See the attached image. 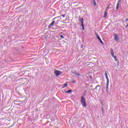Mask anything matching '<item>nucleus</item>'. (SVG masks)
Masks as SVG:
<instances>
[{
  "instance_id": "nucleus-1",
  "label": "nucleus",
  "mask_w": 128,
  "mask_h": 128,
  "mask_svg": "<svg viewBox=\"0 0 128 128\" xmlns=\"http://www.w3.org/2000/svg\"><path fill=\"white\" fill-rule=\"evenodd\" d=\"M86 94H84L81 98V103L82 104V106L86 108V98H84Z\"/></svg>"
},
{
  "instance_id": "nucleus-2",
  "label": "nucleus",
  "mask_w": 128,
  "mask_h": 128,
  "mask_svg": "<svg viewBox=\"0 0 128 128\" xmlns=\"http://www.w3.org/2000/svg\"><path fill=\"white\" fill-rule=\"evenodd\" d=\"M105 76L106 78V80H107V83L106 85V91H108V84H110V80H108V72L106 71L105 72Z\"/></svg>"
},
{
  "instance_id": "nucleus-3",
  "label": "nucleus",
  "mask_w": 128,
  "mask_h": 128,
  "mask_svg": "<svg viewBox=\"0 0 128 128\" xmlns=\"http://www.w3.org/2000/svg\"><path fill=\"white\" fill-rule=\"evenodd\" d=\"M54 74H55L56 76H60V74H62V72L60 70H55L54 71Z\"/></svg>"
},
{
  "instance_id": "nucleus-4",
  "label": "nucleus",
  "mask_w": 128,
  "mask_h": 128,
  "mask_svg": "<svg viewBox=\"0 0 128 128\" xmlns=\"http://www.w3.org/2000/svg\"><path fill=\"white\" fill-rule=\"evenodd\" d=\"M114 40H115L118 41V40H120V38H118V34H114Z\"/></svg>"
},
{
  "instance_id": "nucleus-5",
  "label": "nucleus",
  "mask_w": 128,
  "mask_h": 128,
  "mask_svg": "<svg viewBox=\"0 0 128 128\" xmlns=\"http://www.w3.org/2000/svg\"><path fill=\"white\" fill-rule=\"evenodd\" d=\"M120 1H118L116 6V10H118V8H120Z\"/></svg>"
},
{
  "instance_id": "nucleus-6",
  "label": "nucleus",
  "mask_w": 128,
  "mask_h": 128,
  "mask_svg": "<svg viewBox=\"0 0 128 128\" xmlns=\"http://www.w3.org/2000/svg\"><path fill=\"white\" fill-rule=\"evenodd\" d=\"M97 38L100 41V44H104V42H102V40L100 38V36L98 34H96Z\"/></svg>"
},
{
  "instance_id": "nucleus-7",
  "label": "nucleus",
  "mask_w": 128,
  "mask_h": 128,
  "mask_svg": "<svg viewBox=\"0 0 128 128\" xmlns=\"http://www.w3.org/2000/svg\"><path fill=\"white\" fill-rule=\"evenodd\" d=\"M92 64L94 66V63L93 62H90L89 64H88V66H89V68H92V66H90Z\"/></svg>"
},
{
  "instance_id": "nucleus-8",
  "label": "nucleus",
  "mask_w": 128,
  "mask_h": 128,
  "mask_svg": "<svg viewBox=\"0 0 128 128\" xmlns=\"http://www.w3.org/2000/svg\"><path fill=\"white\" fill-rule=\"evenodd\" d=\"M110 53L112 56H114V50L112 48L110 49Z\"/></svg>"
},
{
  "instance_id": "nucleus-9",
  "label": "nucleus",
  "mask_w": 128,
  "mask_h": 128,
  "mask_svg": "<svg viewBox=\"0 0 128 128\" xmlns=\"http://www.w3.org/2000/svg\"><path fill=\"white\" fill-rule=\"evenodd\" d=\"M54 24V20L52 21L50 24L48 26V28H50L51 26H52Z\"/></svg>"
},
{
  "instance_id": "nucleus-10",
  "label": "nucleus",
  "mask_w": 128,
  "mask_h": 128,
  "mask_svg": "<svg viewBox=\"0 0 128 128\" xmlns=\"http://www.w3.org/2000/svg\"><path fill=\"white\" fill-rule=\"evenodd\" d=\"M82 26V30H84V22H82V24H81Z\"/></svg>"
},
{
  "instance_id": "nucleus-11",
  "label": "nucleus",
  "mask_w": 128,
  "mask_h": 128,
  "mask_svg": "<svg viewBox=\"0 0 128 128\" xmlns=\"http://www.w3.org/2000/svg\"><path fill=\"white\" fill-rule=\"evenodd\" d=\"M106 16H108V12L106 10L104 12V18H106Z\"/></svg>"
},
{
  "instance_id": "nucleus-12",
  "label": "nucleus",
  "mask_w": 128,
  "mask_h": 128,
  "mask_svg": "<svg viewBox=\"0 0 128 128\" xmlns=\"http://www.w3.org/2000/svg\"><path fill=\"white\" fill-rule=\"evenodd\" d=\"M113 58H114V60L116 62H118V58H116V56H114Z\"/></svg>"
},
{
  "instance_id": "nucleus-13",
  "label": "nucleus",
  "mask_w": 128,
  "mask_h": 128,
  "mask_svg": "<svg viewBox=\"0 0 128 128\" xmlns=\"http://www.w3.org/2000/svg\"><path fill=\"white\" fill-rule=\"evenodd\" d=\"M66 92H67V94H70V92H72V90H68L66 91Z\"/></svg>"
},
{
  "instance_id": "nucleus-14",
  "label": "nucleus",
  "mask_w": 128,
  "mask_h": 128,
  "mask_svg": "<svg viewBox=\"0 0 128 128\" xmlns=\"http://www.w3.org/2000/svg\"><path fill=\"white\" fill-rule=\"evenodd\" d=\"M76 76H80V73L76 72L75 73Z\"/></svg>"
},
{
  "instance_id": "nucleus-15",
  "label": "nucleus",
  "mask_w": 128,
  "mask_h": 128,
  "mask_svg": "<svg viewBox=\"0 0 128 128\" xmlns=\"http://www.w3.org/2000/svg\"><path fill=\"white\" fill-rule=\"evenodd\" d=\"M66 86H68V84H64V86L63 88H66Z\"/></svg>"
},
{
  "instance_id": "nucleus-16",
  "label": "nucleus",
  "mask_w": 128,
  "mask_h": 128,
  "mask_svg": "<svg viewBox=\"0 0 128 128\" xmlns=\"http://www.w3.org/2000/svg\"><path fill=\"white\" fill-rule=\"evenodd\" d=\"M61 16H62V18H66V14H61Z\"/></svg>"
},
{
  "instance_id": "nucleus-17",
  "label": "nucleus",
  "mask_w": 128,
  "mask_h": 128,
  "mask_svg": "<svg viewBox=\"0 0 128 128\" xmlns=\"http://www.w3.org/2000/svg\"><path fill=\"white\" fill-rule=\"evenodd\" d=\"M102 112L103 114H104V108H102Z\"/></svg>"
},
{
  "instance_id": "nucleus-18",
  "label": "nucleus",
  "mask_w": 128,
  "mask_h": 128,
  "mask_svg": "<svg viewBox=\"0 0 128 128\" xmlns=\"http://www.w3.org/2000/svg\"><path fill=\"white\" fill-rule=\"evenodd\" d=\"M60 38H64V36L62 35H60Z\"/></svg>"
},
{
  "instance_id": "nucleus-19",
  "label": "nucleus",
  "mask_w": 128,
  "mask_h": 128,
  "mask_svg": "<svg viewBox=\"0 0 128 128\" xmlns=\"http://www.w3.org/2000/svg\"><path fill=\"white\" fill-rule=\"evenodd\" d=\"M100 85H98L96 86V88H100Z\"/></svg>"
},
{
  "instance_id": "nucleus-20",
  "label": "nucleus",
  "mask_w": 128,
  "mask_h": 128,
  "mask_svg": "<svg viewBox=\"0 0 128 128\" xmlns=\"http://www.w3.org/2000/svg\"><path fill=\"white\" fill-rule=\"evenodd\" d=\"M108 8H110V6H108L107 8H106V12H108Z\"/></svg>"
},
{
  "instance_id": "nucleus-21",
  "label": "nucleus",
  "mask_w": 128,
  "mask_h": 128,
  "mask_svg": "<svg viewBox=\"0 0 128 128\" xmlns=\"http://www.w3.org/2000/svg\"><path fill=\"white\" fill-rule=\"evenodd\" d=\"M72 84H74V83H76V80L72 81Z\"/></svg>"
},
{
  "instance_id": "nucleus-22",
  "label": "nucleus",
  "mask_w": 128,
  "mask_h": 128,
  "mask_svg": "<svg viewBox=\"0 0 128 128\" xmlns=\"http://www.w3.org/2000/svg\"><path fill=\"white\" fill-rule=\"evenodd\" d=\"M94 5L96 6V2H94Z\"/></svg>"
},
{
  "instance_id": "nucleus-23",
  "label": "nucleus",
  "mask_w": 128,
  "mask_h": 128,
  "mask_svg": "<svg viewBox=\"0 0 128 128\" xmlns=\"http://www.w3.org/2000/svg\"><path fill=\"white\" fill-rule=\"evenodd\" d=\"M81 22H84V18H82L81 19Z\"/></svg>"
},
{
  "instance_id": "nucleus-24",
  "label": "nucleus",
  "mask_w": 128,
  "mask_h": 128,
  "mask_svg": "<svg viewBox=\"0 0 128 128\" xmlns=\"http://www.w3.org/2000/svg\"><path fill=\"white\" fill-rule=\"evenodd\" d=\"M126 22H128V19H126Z\"/></svg>"
},
{
  "instance_id": "nucleus-25",
  "label": "nucleus",
  "mask_w": 128,
  "mask_h": 128,
  "mask_svg": "<svg viewBox=\"0 0 128 128\" xmlns=\"http://www.w3.org/2000/svg\"><path fill=\"white\" fill-rule=\"evenodd\" d=\"M78 6V4H77V5H76V6Z\"/></svg>"
},
{
  "instance_id": "nucleus-26",
  "label": "nucleus",
  "mask_w": 128,
  "mask_h": 128,
  "mask_svg": "<svg viewBox=\"0 0 128 128\" xmlns=\"http://www.w3.org/2000/svg\"><path fill=\"white\" fill-rule=\"evenodd\" d=\"M90 78H92V76H90Z\"/></svg>"
},
{
  "instance_id": "nucleus-27",
  "label": "nucleus",
  "mask_w": 128,
  "mask_h": 128,
  "mask_svg": "<svg viewBox=\"0 0 128 128\" xmlns=\"http://www.w3.org/2000/svg\"><path fill=\"white\" fill-rule=\"evenodd\" d=\"M76 2H74V3H73L72 4H76Z\"/></svg>"
},
{
  "instance_id": "nucleus-28",
  "label": "nucleus",
  "mask_w": 128,
  "mask_h": 128,
  "mask_svg": "<svg viewBox=\"0 0 128 128\" xmlns=\"http://www.w3.org/2000/svg\"><path fill=\"white\" fill-rule=\"evenodd\" d=\"M62 16H59V18H60Z\"/></svg>"
}]
</instances>
